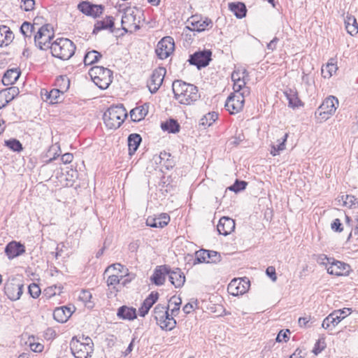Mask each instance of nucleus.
I'll return each instance as SVG.
<instances>
[{"instance_id":"f257e3e1","label":"nucleus","mask_w":358,"mask_h":358,"mask_svg":"<svg viewBox=\"0 0 358 358\" xmlns=\"http://www.w3.org/2000/svg\"><path fill=\"white\" fill-rule=\"evenodd\" d=\"M174 98L180 103L190 105L200 97L198 88L180 80H175L172 84Z\"/></svg>"},{"instance_id":"f03ea898","label":"nucleus","mask_w":358,"mask_h":358,"mask_svg":"<svg viewBox=\"0 0 358 358\" xmlns=\"http://www.w3.org/2000/svg\"><path fill=\"white\" fill-rule=\"evenodd\" d=\"M75 50V44L69 38H57L50 45L52 55L61 60L69 59L74 55Z\"/></svg>"},{"instance_id":"7ed1b4c3","label":"nucleus","mask_w":358,"mask_h":358,"mask_svg":"<svg viewBox=\"0 0 358 358\" xmlns=\"http://www.w3.org/2000/svg\"><path fill=\"white\" fill-rule=\"evenodd\" d=\"M93 342L90 337L74 336L70 342V348L76 358H88L93 352Z\"/></svg>"},{"instance_id":"20e7f679","label":"nucleus","mask_w":358,"mask_h":358,"mask_svg":"<svg viewBox=\"0 0 358 358\" xmlns=\"http://www.w3.org/2000/svg\"><path fill=\"white\" fill-rule=\"evenodd\" d=\"M127 116V111L122 105L110 106L103 115L105 124L109 129H117Z\"/></svg>"},{"instance_id":"39448f33","label":"nucleus","mask_w":358,"mask_h":358,"mask_svg":"<svg viewBox=\"0 0 358 358\" xmlns=\"http://www.w3.org/2000/svg\"><path fill=\"white\" fill-rule=\"evenodd\" d=\"M94 83L100 89L106 90L108 87L113 80V72L103 66H94L89 70Z\"/></svg>"},{"instance_id":"423d86ee","label":"nucleus","mask_w":358,"mask_h":358,"mask_svg":"<svg viewBox=\"0 0 358 358\" xmlns=\"http://www.w3.org/2000/svg\"><path fill=\"white\" fill-rule=\"evenodd\" d=\"M338 99L332 95L327 96L315 113L316 118L325 121L333 115L338 107Z\"/></svg>"},{"instance_id":"0eeeda50","label":"nucleus","mask_w":358,"mask_h":358,"mask_svg":"<svg viewBox=\"0 0 358 358\" xmlns=\"http://www.w3.org/2000/svg\"><path fill=\"white\" fill-rule=\"evenodd\" d=\"M60 82H64L66 86L59 89H52L50 91H48L45 89L41 90V95L44 101H49V103L52 104L56 103L59 101L60 95L64 94V92L69 87L70 85L69 80L66 77L61 76L57 79V85L58 86H60Z\"/></svg>"},{"instance_id":"6e6552de","label":"nucleus","mask_w":358,"mask_h":358,"mask_svg":"<svg viewBox=\"0 0 358 358\" xmlns=\"http://www.w3.org/2000/svg\"><path fill=\"white\" fill-rule=\"evenodd\" d=\"M53 35L52 29L49 24L42 26L34 35L36 45L41 50L50 48V41Z\"/></svg>"},{"instance_id":"1a4fd4ad","label":"nucleus","mask_w":358,"mask_h":358,"mask_svg":"<svg viewBox=\"0 0 358 358\" xmlns=\"http://www.w3.org/2000/svg\"><path fill=\"white\" fill-rule=\"evenodd\" d=\"M245 92H238L231 94L225 102L224 107L226 110L231 115L241 111L245 103Z\"/></svg>"},{"instance_id":"9d476101","label":"nucleus","mask_w":358,"mask_h":358,"mask_svg":"<svg viewBox=\"0 0 358 358\" xmlns=\"http://www.w3.org/2000/svg\"><path fill=\"white\" fill-rule=\"evenodd\" d=\"M213 25V22L210 18L192 15L188 19L186 28L190 31L201 32L211 28Z\"/></svg>"},{"instance_id":"9b49d317","label":"nucleus","mask_w":358,"mask_h":358,"mask_svg":"<svg viewBox=\"0 0 358 358\" xmlns=\"http://www.w3.org/2000/svg\"><path fill=\"white\" fill-rule=\"evenodd\" d=\"M23 284L16 278H12L6 283L4 292L11 301L18 300L23 292Z\"/></svg>"},{"instance_id":"f8f14e48","label":"nucleus","mask_w":358,"mask_h":358,"mask_svg":"<svg viewBox=\"0 0 358 358\" xmlns=\"http://www.w3.org/2000/svg\"><path fill=\"white\" fill-rule=\"evenodd\" d=\"M351 313L352 309L349 308H344L343 309L334 310L324 318L322 322V327L326 329L329 328L331 326L335 327L341 320Z\"/></svg>"},{"instance_id":"ddd939ff","label":"nucleus","mask_w":358,"mask_h":358,"mask_svg":"<svg viewBox=\"0 0 358 358\" xmlns=\"http://www.w3.org/2000/svg\"><path fill=\"white\" fill-rule=\"evenodd\" d=\"M175 43L173 38L165 36L157 43L155 52L160 59L169 57L174 50Z\"/></svg>"},{"instance_id":"4468645a","label":"nucleus","mask_w":358,"mask_h":358,"mask_svg":"<svg viewBox=\"0 0 358 358\" xmlns=\"http://www.w3.org/2000/svg\"><path fill=\"white\" fill-rule=\"evenodd\" d=\"M211 55L212 52L210 50L197 51L190 55L188 61L190 64L194 65L200 69L209 64L211 60Z\"/></svg>"},{"instance_id":"2eb2a0df","label":"nucleus","mask_w":358,"mask_h":358,"mask_svg":"<svg viewBox=\"0 0 358 358\" xmlns=\"http://www.w3.org/2000/svg\"><path fill=\"white\" fill-rule=\"evenodd\" d=\"M166 70L164 67H159L152 71L150 78L148 81V87L152 93H156L162 85Z\"/></svg>"},{"instance_id":"dca6fc26","label":"nucleus","mask_w":358,"mask_h":358,"mask_svg":"<svg viewBox=\"0 0 358 358\" xmlns=\"http://www.w3.org/2000/svg\"><path fill=\"white\" fill-rule=\"evenodd\" d=\"M250 287V281L247 279L238 278L232 280L228 285V291L233 296L245 294Z\"/></svg>"},{"instance_id":"f3484780","label":"nucleus","mask_w":358,"mask_h":358,"mask_svg":"<svg viewBox=\"0 0 358 358\" xmlns=\"http://www.w3.org/2000/svg\"><path fill=\"white\" fill-rule=\"evenodd\" d=\"M245 74L246 71L244 70L242 73L239 71H234L231 74V79L234 82L233 89L234 93H241L245 92V95H248L250 93L249 88L245 86Z\"/></svg>"},{"instance_id":"a211bd4d","label":"nucleus","mask_w":358,"mask_h":358,"mask_svg":"<svg viewBox=\"0 0 358 358\" xmlns=\"http://www.w3.org/2000/svg\"><path fill=\"white\" fill-rule=\"evenodd\" d=\"M78 8L83 14L93 17L99 16L103 10L101 5L92 4L89 1L80 2L78 5Z\"/></svg>"},{"instance_id":"6ab92c4d","label":"nucleus","mask_w":358,"mask_h":358,"mask_svg":"<svg viewBox=\"0 0 358 358\" xmlns=\"http://www.w3.org/2000/svg\"><path fill=\"white\" fill-rule=\"evenodd\" d=\"M327 271L329 274L337 276L348 275L350 271V266L344 262L333 260Z\"/></svg>"},{"instance_id":"aec40b11","label":"nucleus","mask_w":358,"mask_h":358,"mask_svg":"<svg viewBox=\"0 0 358 358\" xmlns=\"http://www.w3.org/2000/svg\"><path fill=\"white\" fill-rule=\"evenodd\" d=\"M25 252L23 244L17 241H11L5 248V253L9 259H13Z\"/></svg>"},{"instance_id":"412c9836","label":"nucleus","mask_w":358,"mask_h":358,"mask_svg":"<svg viewBox=\"0 0 358 358\" xmlns=\"http://www.w3.org/2000/svg\"><path fill=\"white\" fill-rule=\"evenodd\" d=\"M122 29L126 32L128 31V29L134 28V30L139 29L140 27L138 25L139 21H137L136 15L134 12L132 11H126L122 17Z\"/></svg>"},{"instance_id":"4be33fe9","label":"nucleus","mask_w":358,"mask_h":358,"mask_svg":"<svg viewBox=\"0 0 358 358\" xmlns=\"http://www.w3.org/2000/svg\"><path fill=\"white\" fill-rule=\"evenodd\" d=\"M169 266H158L155 268L153 274L150 278V280L155 285L157 286L162 285L165 282L166 275H169Z\"/></svg>"},{"instance_id":"5701e85b","label":"nucleus","mask_w":358,"mask_h":358,"mask_svg":"<svg viewBox=\"0 0 358 358\" xmlns=\"http://www.w3.org/2000/svg\"><path fill=\"white\" fill-rule=\"evenodd\" d=\"M235 229V221L229 217H222L220 219L217 226L220 234L227 236L234 231Z\"/></svg>"},{"instance_id":"b1692460","label":"nucleus","mask_w":358,"mask_h":358,"mask_svg":"<svg viewBox=\"0 0 358 358\" xmlns=\"http://www.w3.org/2000/svg\"><path fill=\"white\" fill-rule=\"evenodd\" d=\"M158 298L159 294L157 292H152L143 301L141 306L138 309L140 316L145 317L148 313L151 307L157 301Z\"/></svg>"},{"instance_id":"393cba45","label":"nucleus","mask_w":358,"mask_h":358,"mask_svg":"<svg viewBox=\"0 0 358 358\" xmlns=\"http://www.w3.org/2000/svg\"><path fill=\"white\" fill-rule=\"evenodd\" d=\"M169 278L171 284L176 288H180L183 286L185 282V276L180 268L171 270L169 267Z\"/></svg>"},{"instance_id":"a878e982","label":"nucleus","mask_w":358,"mask_h":358,"mask_svg":"<svg viewBox=\"0 0 358 358\" xmlns=\"http://www.w3.org/2000/svg\"><path fill=\"white\" fill-rule=\"evenodd\" d=\"M169 215L166 213H162L158 217H148L146 224L151 227L163 228L169 224Z\"/></svg>"},{"instance_id":"bb28decb","label":"nucleus","mask_w":358,"mask_h":358,"mask_svg":"<svg viewBox=\"0 0 358 358\" xmlns=\"http://www.w3.org/2000/svg\"><path fill=\"white\" fill-rule=\"evenodd\" d=\"M149 105L144 103L143 105L137 106L130 111V117L134 122H139L145 118L148 113Z\"/></svg>"},{"instance_id":"cd10ccee","label":"nucleus","mask_w":358,"mask_h":358,"mask_svg":"<svg viewBox=\"0 0 358 358\" xmlns=\"http://www.w3.org/2000/svg\"><path fill=\"white\" fill-rule=\"evenodd\" d=\"M72 311L71 308L66 306H61L56 308L53 311L54 319L61 323H64L71 317Z\"/></svg>"},{"instance_id":"c85d7f7f","label":"nucleus","mask_w":358,"mask_h":358,"mask_svg":"<svg viewBox=\"0 0 358 358\" xmlns=\"http://www.w3.org/2000/svg\"><path fill=\"white\" fill-rule=\"evenodd\" d=\"M117 316L122 320H134L137 317L136 310L133 307L122 306L117 309Z\"/></svg>"},{"instance_id":"c756f323","label":"nucleus","mask_w":358,"mask_h":358,"mask_svg":"<svg viewBox=\"0 0 358 358\" xmlns=\"http://www.w3.org/2000/svg\"><path fill=\"white\" fill-rule=\"evenodd\" d=\"M14 38V34L10 28L5 25L0 26V47L10 44Z\"/></svg>"},{"instance_id":"7c9ffc66","label":"nucleus","mask_w":358,"mask_h":358,"mask_svg":"<svg viewBox=\"0 0 358 358\" xmlns=\"http://www.w3.org/2000/svg\"><path fill=\"white\" fill-rule=\"evenodd\" d=\"M20 72L17 69L7 70L2 78V83L6 85L14 84L19 78Z\"/></svg>"},{"instance_id":"2f4dec72","label":"nucleus","mask_w":358,"mask_h":358,"mask_svg":"<svg viewBox=\"0 0 358 358\" xmlns=\"http://www.w3.org/2000/svg\"><path fill=\"white\" fill-rule=\"evenodd\" d=\"M344 23L346 31L349 34L355 36L358 33V24L354 16L348 13L344 19Z\"/></svg>"},{"instance_id":"473e14b6","label":"nucleus","mask_w":358,"mask_h":358,"mask_svg":"<svg viewBox=\"0 0 358 358\" xmlns=\"http://www.w3.org/2000/svg\"><path fill=\"white\" fill-rule=\"evenodd\" d=\"M114 27V18L111 16H108L102 20L97 21L94 24L93 33L95 34L101 30L110 29L113 31Z\"/></svg>"},{"instance_id":"72a5a7b5","label":"nucleus","mask_w":358,"mask_h":358,"mask_svg":"<svg viewBox=\"0 0 358 358\" xmlns=\"http://www.w3.org/2000/svg\"><path fill=\"white\" fill-rule=\"evenodd\" d=\"M285 94L288 100L289 107L295 108L303 106V103L299 99L298 93L295 90L289 89L285 92Z\"/></svg>"},{"instance_id":"f704fd0d","label":"nucleus","mask_w":358,"mask_h":358,"mask_svg":"<svg viewBox=\"0 0 358 358\" xmlns=\"http://www.w3.org/2000/svg\"><path fill=\"white\" fill-rule=\"evenodd\" d=\"M141 136L138 134H131L128 137L129 154L132 155L137 150L141 142Z\"/></svg>"},{"instance_id":"c9c22d12","label":"nucleus","mask_w":358,"mask_h":358,"mask_svg":"<svg viewBox=\"0 0 358 358\" xmlns=\"http://www.w3.org/2000/svg\"><path fill=\"white\" fill-rule=\"evenodd\" d=\"M337 70L336 62L334 59H331L325 66L322 67V76L324 78H329Z\"/></svg>"},{"instance_id":"e433bc0d","label":"nucleus","mask_w":358,"mask_h":358,"mask_svg":"<svg viewBox=\"0 0 358 358\" xmlns=\"http://www.w3.org/2000/svg\"><path fill=\"white\" fill-rule=\"evenodd\" d=\"M169 308L162 304H157L153 310V317L159 324V322L168 317Z\"/></svg>"},{"instance_id":"4c0bfd02","label":"nucleus","mask_w":358,"mask_h":358,"mask_svg":"<svg viewBox=\"0 0 358 358\" xmlns=\"http://www.w3.org/2000/svg\"><path fill=\"white\" fill-rule=\"evenodd\" d=\"M338 201L342 202L341 206L349 208H358L357 199L353 195H342L339 197Z\"/></svg>"},{"instance_id":"58836bf2","label":"nucleus","mask_w":358,"mask_h":358,"mask_svg":"<svg viewBox=\"0 0 358 358\" xmlns=\"http://www.w3.org/2000/svg\"><path fill=\"white\" fill-rule=\"evenodd\" d=\"M229 8L238 18H243L246 15L247 9L243 3H231L229 4Z\"/></svg>"},{"instance_id":"ea45409f","label":"nucleus","mask_w":358,"mask_h":358,"mask_svg":"<svg viewBox=\"0 0 358 358\" xmlns=\"http://www.w3.org/2000/svg\"><path fill=\"white\" fill-rule=\"evenodd\" d=\"M180 124L177 120L174 119H169L168 121L162 123L161 128L164 131H167L169 133L176 134L180 131Z\"/></svg>"},{"instance_id":"a19ab883","label":"nucleus","mask_w":358,"mask_h":358,"mask_svg":"<svg viewBox=\"0 0 358 358\" xmlns=\"http://www.w3.org/2000/svg\"><path fill=\"white\" fill-rule=\"evenodd\" d=\"M288 133H285L284 136L278 140L279 143L278 145H271L270 153L273 156L278 155L280 151L285 150V142L287 141Z\"/></svg>"},{"instance_id":"79ce46f5","label":"nucleus","mask_w":358,"mask_h":358,"mask_svg":"<svg viewBox=\"0 0 358 358\" xmlns=\"http://www.w3.org/2000/svg\"><path fill=\"white\" fill-rule=\"evenodd\" d=\"M173 316L168 313V317L166 319L164 318V320L159 322V325L162 329L171 331L176 327V321Z\"/></svg>"},{"instance_id":"37998d69","label":"nucleus","mask_w":358,"mask_h":358,"mask_svg":"<svg viewBox=\"0 0 358 358\" xmlns=\"http://www.w3.org/2000/svg\"><path fill=\"white\" fill-rule=\"evenodd\" d=\"M101 57V54L96 50H91L86 53L84 57L85 65H91Z\"/></svg>"},{"instance_id":"c03bdc74","label":"nucleus","mask_w":358,"mask_h":358,"mask_svg":"<svg viewBox=\"0 0 358 358\" xmlns=\"http://www.w3.org/2000/svg\"><path fill=\"white\" fill-rule=\"evenodd\" d=\"M218 115L215 112L208 113L203 115L200 120V125L206 127H210L215 121L217 119Z\"/></svg>"},{"instance_id":"a18cd8bd","label":"nucleus","mask_w":358,"mask_h":358,"mask_svg":"<svg viewBox=\"0 0 358 358\" xmlns=\"http://www.w3.org/2000/svg\"><path fill=\"white\" fill-rule=\"evenodd\" d=\"M182 303V300L180 297L173 296H172L169 302V306H171L173 305V308H171V315L173 316H176L180 310V306Z\"/></svg>"},{"instance_id":"49530a36","label":"nucleus","mask_w":358,"mask_h":358,"mask_svg":"<svg viewBox=\"0 0 358 358\" xmlns=\"http://www.w3.org/2000/svg\"><path fill=\"white\" fill-rule=\"evenodd\" d=\"M34 31V25L28 22H24L20 27V32L25 38H31V34Z\"/></svg>"},{"instance_id":"de8ad7c7","label":"nucleus","mask_w":358,"mask_h":358,"mask_svg":"<svg viewBox=\"0 0 358 358\" xmlns=\"http://www.w3.org/2000/svg\"><path fill=\"white\" fill-rule=\"evenodd\" d=\"M1 92L2 93H5L4 95L8 103L13 101L15 99V97L18 95L20 92L19 89L16 87H10L1 90Z\"/></svg>"},{"instance_id":"09e8293b","label":"nucleus","mask_w":358,"mask_h":358,"mask_svg":"<svg viewBox=\"0 0 358 358\" xmlns=\"http://www.w3.org/2000/svg\"><path fill=\"white\" fill-rule=\"evenodd\" d=\"M207 256L208 257V252L207 250H199L195 252V259L194 264L207 263Z\"/></svg>"},{"instance_id":"8fccbe9b","label":"nucleus","mask_w":358,"mask_h":358,"mask_svg":"<svg viewBox=\"0 0 358 358\" xmlns=\"http://www.w3.org/2000/svg\"><path fill=\"white\" fill-rule=\"evenodd\" d=\"M5 144L7 147H8L10 150L20 152L22 150V145L21 143L16 139H10L5 141Z\"/></svg>"},{"instance_id":"3c124183","label":"nucleus","mask_w":358,"mask_h":358,"mask_svg":"<svg viewBox=\"0 0 358 358\" xmlns=\"http://www.w3.org/2000/svg\"><path fill=\"white\" fill-rule=\"evenodd\" d=\"M207 264H217L221 261V255L219 252L213 250H208Z\"/></svg>"},{"instance_id":"603ef678","label":"nucleus","mask_w":358,"mask_h":358,"mask_svg":"<svg viewBox=\"0 0 358 358\" xmlns=\"http://www.w3.org/2000/svg\"><path fill=\"white\" fill-rule=\"evenodd\" d=\"M247 182L245 181H241L238 180H236L233 185L228 187V189L230 191H233L234 192H238L241 190H243L245 189L247 186Z\"/></svg>"},{"instance_id":"864d4df0","label":"nucleus","mask_w":358,"mask_h":358,"mask_svg":"<svg viewBox=\"0 0 358 358\" xmlns=\"http://www.w3.org/2000/svg\"><path fill=\"white\" fill-rule=\"evenodd\" d=\"M198 308V301L196 299H191L189 302H188L187 304H185L182 310L185 314H189L194 309Z\"/></svg>"},{"instance_id":"5fc2aeb1","label":"nucleus","mask_w":358,"mask_h":358,"mask_svg":"<svg viewBox=\"0 0 358 358\" xmlns=\"http://www.w3.org/2000/svg\"><path fill=\"white\" fill-rule=\"evenodd\" d=\"M28 289L30 295L34 299L38 298L41 294V289L36 283H31L29 285Z\"/></svg>"},{"instance_id":"6e6d98bb","label":"nucleus","mask_w":358,"mask_h":358,"mask_svg":"<svg viewBox=\"0 0 358 358\" xmlns=\"http://www.w3.org/2000/svg\"><path fill=\"white\" fill-rule=\"evenodd\" d=\"M122 279V275L121 276V278H120L117 275H110L107 279V285L108 287H112V288H115V285L120 284Z\"/></svg>"},{"instance_id":"4d7b16f0","label":"nucleus","mask_w":358,"mask_h":358,"mask_svg":"<svg viewBox=\"0 0 358 358\" xmlns=\"http://www.w3.org/2000/svg\"><path fill=\"white\" fill-rule=\"evenodd\" d=\"M326 348V343L324 338L319 339L316 343L315 344L313 348V353L315 355H318L320 353L324 348Z\"/></svg>"},{"instance_id":"13d9d810","label":"nucleus","mask_w":358,"mask_h":358,"mask_svg":"<svg viewBox=\"0 0 358 358\" xmlns=\"http://www.w3.org/2000/svg\"><path fill=\"white\" fill-rule=\"evenodd\" d=\"M22 2L23 4L21 5L20 7L25 11H31L34 10L35 6L34 0H22Z\"/></svg>"},{"instance_id":"bf43d9fd","label":"nucleus","mask_w":358,"mask_h":358,"mask_svg":"<svg viewBox=\"0 0 358 358\" xmlns=\"http://www.w3.org/2000/svg\"><path fill=\"white\" fill-rule=\"evenodd\" d=\"M333 260V259L329 258L326 255L324 254L320 255L317 259V262L319 264L325 265L327 267H328L327 266L329 264L331 265V263Z\"/></svg>"},{"instance_id":"052dcab7","label":"nucleus","mask_w":358,"mask_h":358,"mask_svg":"<svg viewBox=\"0 0 358 358\" xmlns=\"http://www.w3.org/2000/svg\"><path fill=\"white\" fill-rule=\"evenodd\" d=\"M290 334V331L289 329H286L285 331L284 330H281L277 337H276V341L277 342H282V341H285L286 342L289 337H288V334Z\"/></svg>"},{"instance_id":"680f3d73","label":"nucleus","mask_w":358,"mask_h":358,"mask_svg":"<svg viewBox=\"0 0 358 358\" xmlns=\"http://www.w3.org/2000/svg\"><path fill=\"white\" fill-rule=\"evenodd\" d=\"M331 228L336 232H341L343 231L342 224L338 218L335 219L331 224Z\"/></svg>"},{"instance_id":"e2e57ef3","label":"nucleus","mask_w":358,"mask_h":358,"mask_svg":"<svg viewBox=\"0 0 358 358\" xmlns=\"http://www.w3.org/2000/svg\"><path fill=\"white\" fill-rule=\"evenodd\" d=\"M92 298V294L90 291L87 290H82L80 295L79 299L83 301L84 303H87L90 301Z\"/></svg>"},{"instance_id":"0e129e2a","label":"nucleus","mask_w":358,"mask_h":358,"mask_svg":"<svg viewBox=\"0 0 358 358\" xmlns=\"http://www.w3.org/2000/svg\"><path fill=\"white\" fill-rule=\"evenodd\" d=\"M266 273L268 276H269L273 281H275L277 279L275 269L273 266H268L266 268Z\"/></svg>"},{"instance_id":"69168bd1","label":"nucleus","mask_w":358,"mask_h":358,"mask_svg":"<svg viewBox=\"0 0 358 358\" xmlns=\"http://www.w3.org/2000/svg\"><path fill=\"white\" fill-rule=\"evenodd\" d=\"M73 159V156L71 153H65L64 155H62V161L64 164H69L72 162Z\"/></svg>"},{"instance_id":"338daca9","label":"nucleus","mask_w":358,"mask_h":358,"mask_svg":"<svg viewBox=\"0 0 358 358\" xmlns=\"http://www.w3.org/2000/svg\"><path fill=\"white\" fill-rule=\"evenodd\" d=\"M279 39L277 37L273 38L268 44L267 49L273 51L276 48L277 43Z\"/></svg>"},{"instance_id":"774afa93","label":"nucleus","mask_w":358,"mask_h":358,"mask_svg":"<svg viewBox=\"0 0 358 358\" xmlns=\"http://www.w3.org/2000/svg\"><path fill=\"white\" fill-rule=\"evenodd\" d=\"M305 353L300 349H296L294 352L289 357V358H303Z\"/></svg>"}]
</instances>
